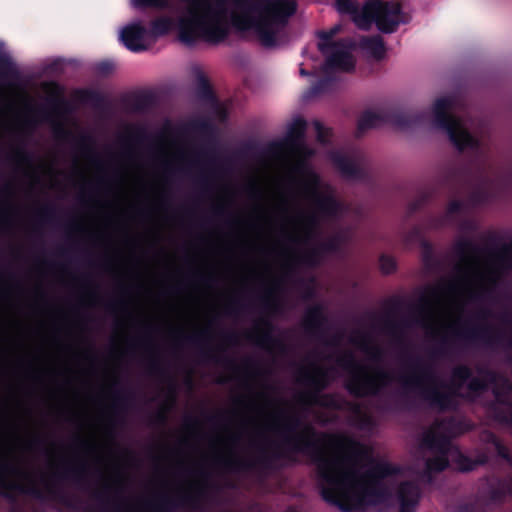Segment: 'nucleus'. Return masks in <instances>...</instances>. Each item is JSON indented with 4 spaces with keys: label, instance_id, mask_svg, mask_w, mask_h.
Listing matches in <instances>:
<instances>
[{
    "label": "nucleus",
    "instance_id": "1",
    "mask_svg": "<svg viewBox=\"0 0 512 512\" xmlns=\"http://www.w3.org/2000/svg\"><path fill=\"white\" fill-rule=\"evenodd\" d=\"M313 459L323 499L343 512L386 504L404 471L373 458L363 445L339 435H319Z\"/></svg>",
    "mask_w": 512,
    "mask_h": 512
},
{
    "label": "nucleus",
    "instance_id": "2",
    "mask_svg": "<svg viewBox=\"0 0 512 512\" xmlns=\"http://www.w3.org/2000/svg\"><path fill=\"white\" fill-rule=\"evenodd\" d=\"M296 10L295 3L290 0H272L260 8H252L247 14H257V19L241 20L233 18V25L239 30L254 29L261 43L266 47L277 44V37L288 19Z\"/></svg>",
    "mask_w": 512,
    "mask_h": 512
},
{
    "label": "nucleus",
    "instance_id": "3",
    "mask_svg": "<svg viewBox=\"0 0 512 512\" xmlns=\"http://www.w3.org/2000/svg\"><path fill=\"white\" fill-rule=\"evenodd\" d=\"M335 6L339 13L351 15L355 25L364 30L375 23L380 31L391 33L400 23L406 22V17L397 3L370 1L358 9L355 0H336Z\"/></svg>",
    "mask_w": 512,
    "mask_h": 512
},
{
    "label": "nucleus",
    "instance_id": "4",
    "mask_svg": "<svg viewBox=\"0 0 512 512\" xmlns=\"http://www.w3.org/2000/svg\"><path fill=\"white\" fill-rule=\"evenodd\" d=\"M339 30L340 26L336 25L329 31L318 33V49L326 57V63L323 67L324 73H328L330 70L348 72L354 68L355 61L352 55L354 43L351 41H332Z\"/></svg>",
    "mask_w": 512,
    "mask_h": 512
},
{
    "label": "nucleus",
    "instance_id": "5",
    "mask_svg": "<svg viewBox=\"0 0 512 512\" xmlns=\"http://www.w3.org/2000/svg\"><path fill=\"white\" fill-rule=\"evenodd\" d=\"M455 111V102L451 97L439 98L433 106L436 122L447 131L453 144L459 150L472 147L475 141L468 132L466 121L456 118Z\"/></svg>",
    "mask_w": 512,
    "mask_h": 512
},
{
    "label": "nucleus",
    "instance_id": "6",
    "mask_svg": "<svg viewBox=\"0 0 512 512\" xmlns=\"http://www.w3.org/2000/svg\"><path fill=\"white\" fill-rule=\"evenodd\" d=\"M449 460L455 461L456 469L466 472L475 469L479 464H483L485 460L472 461L466 456L459 453L456 447L449 446L435 458L427 462L430 471H442L449 463Z\"/></svg>",
    "mask_w": 512,
    "mask_h": 512
},
{
    "label": "nucleus",
    "instance_id": "7",
    "mask_svg": "<svg viewBox=\"0 0 512 512\" xmlns=\"http://www.w3.org/2000/svg\"><path fill=\"white\" fill-rule=\"evenodd\" d=\"M149 37H152L150 32L148 33L139 21L125 26L119 33L120 41L133 52L146 50L150 44Z\"/></svg>",
    "mask_w": 512,
    "mask_h": 512
},
{
    "label": "nucleus",
    "instance_id": "8",
    "mask_svg": "<svg viewBox=\"0 0 512 512\" xmlns=\"http://www.w3.org/2000/svg\"><path fill=\"white\" fill-rule=\"evenodd\" d=\"M420 499V490L414 483H400L397 487L398 512H414Z\"/></svg>",
    "mask_w": 512,
    "mask_h": 512
},
{
    "label": "nucleus",
    "instance_id": "9",
    "mask_svg": "<svg viewBox=\"0 0 512 512\" xmlns=\"http://www.w3.org/2000/svg\"><path fill=\"white\" fill-rule=\"evenodd\" d=\"M429 315L433 325L443 327L450 322L454 315L453 304L437 297L429 308Z\"/></svg>",
    "mask_w": 512,
    "mask_h": 512
},
{
    "label": "nucleus",
    "instance_id": "10",
    "mask_svg": "<svg viewBox=\"0 0 512 512\" xmlns=\"http://www.w3.org/2000/svg\"><path fill=\"white\" fill-rule=\"evenodd\" d=\"M323 191V185L319 181V179L315 175L310 176V185H309V193L311 194L312 198L316 200L318 205L322 209H329L334 206L335 201L333 197L329 194L327 196H324L323 198L318 197V193Z\"/></svg>",
    "mask_w": 512,
    "mask_h": 512
},
{
    "label": "nucleus",
    "instance_id": "11",
    "mask_svg": "<svg viewBox=\"0 0 512 512\" xmlns=\"http://www.w3.org/2000/svg\"><path fill=\"white\" fill-rule=\"evenodd\" d=\"M175 27L174 21L169 17H161L152 23L150 34L152 38L167 34Z\"/></svg>",
    "mask_w": 512,
    "mask_h": 512
},
{
    "label": "nucleus",
    "instance_id": "12",
    "mask_svg": "<svg viewBox=\"0 0 512 512\" xmlns=\"http://www.w3.org/2000/svg\"><path fill=\"white\" fill-rule=\"evenodd\" d=\"M362 44L371 57L380 59L384 56L385 48L380 37L364 39Z\"/></svg>",
    "mask_w": 512,
    "mask_h": 512
},
{
    "label": "nucleus",
    "instance_id": "13",
    "mask_svg": "<svg viewBox=\"0 0 512 512\" xmlns=\"http://www.w3.org/2000/svg\"><path fill=\"white\" fill-rule=\"evenodd\" d=\"M380 115L374 111H366L359 119L358 126L360 130L376 127L381 123Z\"/></svg>",
    "mask_w": 512,
    "mask_h": 512
},
{
    "label": "nucleus",
    "instance_id": "14",
    "mask_svg": "<svg viewBox=\"0 0 512 512\" xmlns=\"http://www.w3.org/2000/svg\"><path fill=\"white\" fill-rule=\"evenodd\" d=\"M499 382L501 383L502 390L498 387L494 389L496 399L500 403H512V386L503 379H499Z\"/></svg>",
    "mask_w": 512,
    "mask_h": 512
},
{
    "label": "nucleus",
    "instance_id": "15",
    "mask_svg": "<svg viewBox=\"0 0 512 512\" xmlns=\"http://www.w3.org/2000/svg\"><path fill=\"white\" fill-rule=\"evenodd\" d=\"M307 123L302 117H295L290 127V137L298 138L304 135Z\"/></svg>",
    "mask_w": 512,
    "mask_h": 512
},
{
    "label": "nucleus",
    "instance_id": "16",
    "mask_svg": "<svg viewBox=\"0 0 512 512\" xmlns=\"http://www.w3.org/2000/svg\"><path fill=\"white\" fill-rule=\"evenodd\" d=\"M167 2L168 0H131V3L134 7L163 6Z\"/></svg>",
    "mask_w": 512,
    "mask_h": 512
},
{
    "label": "nucleus",
    "instance_id": "17",
    "mask_svg": "<svg viewBox=\"0 0 512 512\" xmlns=\"http://www.w3.org/2000/svg\"><path fill=\"white\" fill-rule=\"evenodd\" d=\"M313 127L317 133L318 140L324 143L330 134L329 130L324 128L319 121H314Z\"/></svg>",
    "mask_w": 512,
    "mask_h": 512
},
{
    "label": "nucleus",
    "instance_id": "18",
    "mask_svg": "<svg viewBox=\"0 0 512 512\" xmlns=\"http://www.w3.org/2000/svg\"><path fill=\"white\" fill-rule=\"evenodd\" d=\"M381 270L388 274L395 269V261L391 257L383 256L380 259Z\"/></svg>",
    "mask_w": 512,
    "mask_h": 512
},
{
    "label": "nucleus",
    "instance_id": "19",
    "mask_svg": "<svg viewBox=\"0 0 512 512\" xmlns=\"http://www.w3.org/2000/svg\"><path fill=\"white\" fill-rule=\"evenodd\" d=\"M494 446L497 449L499 456L506 459L512 465V460L508 457L506 448L501 446L498 442H494Z\"/></svg>",
    "mask_w": 512,
    "mask_h": 512
},
{
    "label": "nucleus",
    "instance_id": "20",
    "mask_svg": "<svg viewBox=\"0 0 512 512\" xmlns=\"http://www.w3.org/2000/svg\"><path fill=\"white\" fill-rule=\"evenodd\" d=\"M468 385L473 391L486 389V386L477 379H471Z\"/></svg>",
    "mask_w": 512,
    "mask_h": 512
},
{
    "label": "nucleus",
    "instance_id": "21",
    "mask_svg": "<svg viewBox=\"0 0 512 512\" xmlns=\"http://www.w3.org/2000/svg\"><path fill=\"white\" fill-rule=\"evenodd\" d=\"M113 68V65L112 63L110 62H104V63H101L99 66H98V69L101 71V72H106V71H109Z\"/></svg>",
    "mask_w": 512,
    "mask_h": 512
},
{
    "label": "nucleus",
    "instance_id": "22",
    "mask_svg": "<svg viewBox=\"0 0 512 512\" xmlns=\"http://www.w3.org/2000/svg\"><path fill=\"white\" fill-rule=\"evenodd\" d=\"M326 83V80L320 81L316 86H314L310 91L309 94H316L319 91L322 90V85Z\"/></svg>",
    "mask_w": 512,
    "mask_h": 512
},
{
    "label": "nucleus",
    "instance_id": "23",
    "mask_svg": "<svg viewBox=\"0 0 512 512\" xmlns=\"http://www.w3.org/2000/svg\"><path fill=\"white\" fill-rule=\"evenodd\" d=\"M299 73L302 76H308V75H312L313 74V73L307 72L302 66L300 67Z\"/></svg>",
    "mask_w": 512,
    "mask_h": 512
},
{
    "label": "nucleus",
    "instance_id": "24",
    "mask_svg": "<svg viewBox=\"0 0 512 512\" xmlns=\"http://www.w3.org/2000/svg\"><path fill=\"white\" fill-rule=\"evenodd\" d=\"M299 153H300V151H299V150H296V152H295V153H293V155H291V157H295V156H296L295 154H299Z\"/></svg>",
    "mask_w": 512,
    "mask_h": 512
}]
</instances>
